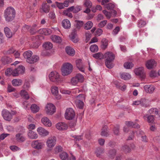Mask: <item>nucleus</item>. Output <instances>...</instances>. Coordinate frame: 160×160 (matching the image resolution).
Segmentation results:
<instances>
[{
  "instance_id": "f257e3e1",
  "label": "nucleus",
  "mask_w": 160,
  "mask_h": 160,
  "mask_svg": "<svg viewBox=\"0 0 160 160\" xmlns=\"http://www.w3.org/2000/svg\"><path fill=\"white\" fill-rule=\"evenodd\" d=\"M15 15V11L12 7H8L4 11V16L7 21L10 22L12 20Z\"/></svg>"
},
{
  "instance_id": "f03ea898",
  "label": "nucleus",
  "mask_w": 160,
  "mask_h": 160,
  "mask_svg": "<svg viewBox=\"0 0 160 160\" xmlns=\"http://www.w3.org/2000/svg\"><path fill=\"white\" fill-rule=\"evenodd\" d=\"M106 58L105 63L107 68H112L113 67V64L112 63L115 58L114 55L112 52H108L104 54Z\"/></svg>"
},
{
  "instance_id": "7ed1b4c3",
  "label": "nucleus",
  "mask_w": 160,
  "mask_h": 160,
  "mask_svg": "<svg viewBox=\"0 0 160 160\" xmlns=\"http://www.w3.org/2000/svg\"><path fill=\"white\" fill-rule=\"evenodd\" d=\"M72 65L69 63H65L62 65L61 71L63 76H66L70 74L72 71Z\"/></svg>"
},
{
  "instance_id": "20e7f679",
  "label": "nucleus",
  "mask_w": 160,
  "mask_h": 160,
  "mask_svg": "<svg viewBox=\"0 0 160 160\" xmlns=\"http://www.w3.org/2000/svg\"><path fill=\"white\" fill-rule=\"evenodd\" d=\"M48 77L49 79L51 82L56 83H60L62 81L60 78L59 74L56 71L51 72L49 74Z\"/></svg>"
},
{
  "instance_id": "39448f33",
  "label": "nucleus",
  "mask_w": 160,
  "mask_h": 160,
  "mask_svg": "<svg viewBox=\"0 0 160 160\" xmlns=\"http://www.w3.org/2000/svg\"><path fill=\"white\" fill-rule=\"evenodd\" d=\"M85 99V97L83 94H79L76 97L75 102L77 107L81 109L83 107L84 104L83 101Z\"/></svg>"
},
{
  "instance_id": "423d86ee",
  "label": "nucleus",
  "mask_w": 160,
  "mask_h": 160,
  "mask_svg": "<svg viewBox=\"0 0 160 160\" xmlns=\"http://www.w3.org/2000/svg\"><path fill=\"white\" fill-rule=\"evenodd\" d=\"M75 116V112L72 108H69L66 109L64 115L66 119L68 120H72L74 118Z\"/></svg>"
},
{
  "instance_id": "0eeeda50",
  "label": "nucleus",
  "mask_w": 160,
  "mask_h": 160,
  "mask_svg": "<svg viewBox=\"0 0 160 160\" xmlns=\"http://www.w3.org/2000/svg\"><path fill=\"white\" fill-rule=\"evenodd\" d=\"M31 146L32 148L35 149L40 150L43 148L44 146V144L41 140H37L32 141Z\"/></svg>"
},
{
  "instance_id": "6e6552de",
  "label": "nucleus",
  "mask_w": 160,
  "mask_h": 160,
  "mask_svg": "<svg viewBox=\"0 0 160 160\" xmlns=\"http://www.w3.org/2000/svg\"><path fill=\"white\" fill-rule=\"evenodd\" d=\"M83 80L84 77L83 76L80 74H78L76 76L71 79V83L72 85H76L79 82H82Z\"/></svg>"
},
{
  "instance_id": "1a4fd4ad",
  "label": "nucleus",
  "mask_w": 160,
  "mask_h": 160,
  "mask_svg": "<svg viewBox=\"0 0 160 160\" xmlns=\"http://www.w3.org/2000/svg\"><path fill=\"white\" fill-rule=\"evenodd\" d=\"M25 68L23 66H19L17 68L13 69L12 72L13 76H17L20 74H23L25 71Z\"/></svg>"
},
{
  "instance_id": "9d476101",
  "label": "nucleus",
  "mask_w": 160,
  "mask_h": 160,
  "mask_svg": "<svg viewBox=\"0 0 160 160\" xmlns=\"http://www.w3.org/2000/svg\"><path fill=\"white\" fill-rule=\"evenodd\" d=\"M45 110L48 114L52 115L55 112V106L52 103H48L45 107Z\"/></svg>"
},
{
  "instance_id": "9b49d317",
  "label": "nucleus",
  "mask_w": 160,
  "mask_h": 160,
  "mask_svg": "<svg viewBox=\"0 0 160 160\" xmlns=\"http://www.w3.org/2000/svg\"><path fill=\"white\" fill-rule=\"evenodd\" d=\"M56 138L54 136L49 137L46 142L47 146L49 148L54 147L56 144Z\"/></svg>"
},
{
  "instance_id": "f8f14e48",
  "label": "nucleus",
  "mask_w": 160,
  "mask_h": 160,
  "mask_svg": "<svg viewBox=\"0 0 160 160\" xmlns=\"http://www.w3.org/2000/svg\"><path fill=\"white\" fill-rule=\"evenodd\" d=\"M2 114L3 118L6 121H10L12 118V114L6 109H4L2 110Z\"/></svg>"
},
{
  "instance_id": "ddd939ff",
  "label": "nucleus",
  "mask_w": 160,
  "mask_h": 160,
  "mask_svg": "<svg viewBox=\"0 0 160 160\" xmlns=\"http://www.w3.org/2000/svg\"><path fill=\"white\" fill-rule=\"evenodd\" d=\"M134 72L137 75L139 76L142 79H144L145 77L144 68L142 67L136 68L135 69Z\"/></svg>"
},
{
  "instance_id": "4468645a",
  "label": "nucleus",
  "mask_w": 160,
  "mask_h": 160,
  "mask_svg": "<svg viewBox=\"0 0 160 160\" xmlns=\"http://www.w3.org/2000/svg\"><path fill=\"white\" fill-rule=\"evenodd\" d=\"M157 64V62L152 59L148 60L145 64L146 67L149 69L154 68L156 66Z\"/></svg>"
},
{
  "instance_id": "2eb2a0df",
  "label": "nucleus",
  "mask_w": 160,
  "mask_h": 160,
  "mask_svg": "<svg viewBox=\"0 0 160 160\" xmlns=\"http://www.w3.org/2000/svg\"><path fill=\"white\" fill-rule=\"evenodd\" d=\"M37 131L38 134L42 137L48 136L49 134V132L42 127H39L37 129Z\"/></svg>"
},
{
  "instance_id": "dca6fc26",
  "label": "nucleus",
  "mask_w": 160,
  "mask_h": 160,
  "mask_svg": "<svg viewBox=\"0 0 160 160\" xmlns=\"http://www.w3.org/2000/svg\"><path fill=\"white\" fill-rule=\"evenodd\" d=\"M95 153L98 157L102 158H104L105 157L106 154L104 153V149L102 148L97 149L95 152Z\"/></svg>"
},
{
  "instance_id": "f3484780",
  "label": "nucleus",
  "mask_w": 160,
  "mask_h": 160,
  "mask_svg": "<svg viewBox=\"0 0 160 160\" xmlns=\"http://www.w3.org/2000/svg\"><path fill=\"white\" fill-rule=\"evenodd\" d=\"M57 128L59 130H66L68 127V125L63 122H59L56 125Z\"/></svg>"
},
{
  "instance_id": "a211bd4d",
  "label": "nucleus",
  "mask_w": 160,
  "mask_h": 160,
  "mask_svg": "<svg viewBox=\"0 0 160 160\" xmlns=\"http://www.w3.org/2000/svg\"><path fill=\"white\" fill-rule=\"evenodd\" d=\"M76 63L77 68L82 72H84V66L83 65L81 59L76 60Z\"/></svg>"
},
{
  "instance_id": "6ab92c4d",
  "label": "nucleus",
  "mask_w": 160,
  "mask_h": 160,
  "mask_svg": "<svg viewBox=\"0 0 160 160\" xmlns=\"http://www.w3.org/2000/svg\"><path fill=\"white\" fill-rule=\"evenodd\" d=\"M42 122L45 126L47 127H51L52 125L51 121L49 119L46 117H44L42 118Z\"/></svg>"
},
{
  "instance_id": "aec40b11",
  "label": "nucleus",
  "mask_w": 160,
  "mask_h": 160,
  "mask_svg": "<svg viewBox=\"0 0 160 160\" xmlns=\"http://www.w3.org/2000/svg\"><path fill=\"white\" fill-rule=\"evenodd\" d=\"M38 32L41 34L48 35L52 33L51 30L48 28H42L39 29Z\"/></svg>"
},
{
  "instance_id": "412c9836",
  "label": "nucleus",
  "mask_w": 160,
  "mask_h": 160,
  "mask_svg": "<svg viewBox=\"0 0 160 160\" xmlns=\"http://www.w3.org/2000/svg\"><path fill=\"white\" fill-rule=\"evenodd\" d=\"M144 88L146 92L149 93H153L155 89L154 86L149 85H146L144 86Z\"/></svg>"
},
{
  "instance_id": "4be33fe9",
  "label": "nucleus",
  "mask_w": 160,
  "mask_h": 160,
  "mask_svg": "<svg viewBox=\"0 0 160 160\" xmlns=\"http://www.w3.org/2000/svg\"><path fill=\"white\" fill-rule=\"evenodd\" d=\"M28 136L29 138L33 139H36L38 137V134L31 130H29L28 132Z\"/></svg>"
},
{
  "instance_id": "5701e85b",
  "label": "nucleus",
  "mask_w": 160,
  "mask_h": 160,
  "mask_svg": "<svg viewBox=\"0 0 160 160\" xmlns=\"http://www.w3.org/2000/svg\"><path fill=\"white\" fill-rule=\"evenodd\" d=\"M125 124L128 127H131L136 128H140V126L138 124L132 121H126L125 122Z\"/></svg>"
},
{
  "instance_id": "b1692460",
  "label": "nucleus",
  "mask_w": 160,
  "mask_h": 160,
  "mask_svg": "<svg viewBox=\"0 0 160 160\" xmlns=\"http://www.w3.org/2000/svg\"><path fill=\"white\" fill-rule=\"evenodd\" d=\"M62 25L65 29H68L71 27V23L70 21L67 19H65L62 22Z\"/></svg>"
},
{
  "instance_id": "393cba45",
  "label": "nucleus",
  "mask_w": 160,
  "mask_h": 160,
  "mask_svg": "<svg viewBox=\"0 0 160 160\" xmlns=\"http://www.w3.org/2000/svg\"><path fill=\"white\" fill-rule=\"evenodd\" d=\"M67 53L69 56H73L75 54V51L74 49L70 47H67L65 48Z\"/></svg>"
},
{
  "instance_id": "a878e982",
  "label": "nucleus",
  "mask_w": 160,
  "mask_h": 160,
  "mask_svg": "<svg viewBox=\"0 0 160 160\" xmlns=\"http://www.w3.org/2000/svg\"><path fill=\"white\" fill-rule=\"evenodd\" d=\"M38 27L37 26L36 24H34L31 28L29 30L30 33L32 35H34L37 32H38Z\"/></svg>"
},
{
  "instance_id": "bb28decb",
  "label": "nucleus",
  "mask_w": 160,
  "mask_h": 160,
  "mask_svg": "<svg viewBox=\"0 0 160 160\" xmlns=\"http://www.w3.org/2000/svg\"><path fill=\"white\" fill-rule=\"evenodd\" d=\"M39 60V57L37 55H33L31 56V58L30 59L28 60V62L32 64L38 62Z\"/></svg>"
},
{
  "instance_id": "cd10ccee",
  "label": "nucleus",
  "mask_w": 160,
  "mask_h": 160,
  "mask_svg": "<svg viewBox=\"0 0 160 160\" xmlns=\"http://www.w3.org/2000/svg\"><path fill=\"white\" fill-rule=\"evenodd\" d=\"M32 52L30 50H28L25 52L23 54V56L24 58L26 59V61L28 62V60L30 59L31 56L32 55Z\"/></svg>"
},
{
  "instance_id": "c85d7f7f",
  "label": "nucleus",
  "mask_w": 160,
  "mask_h": 160,
  "mask_svg": "<svg viewBox=\"0 0 160 160\" xmlns=\"http://www.w3.org/2000/svg\"><path fill=\"white\" fill-rule=\"evenodd\" d=\"M143 118L145 120L147 118V121L149 123H152L154 121V116L153 115H144Z\"/></svg>"
},
{
  "instance_id": "c756f323",
  "label": "nucleus",
  "mask_w": 160,
  "mask_h": 160,
  "mask_svg": "<svg viewBox=\"0 0 160 160\" xmlns=\"http://www.w3.org/2000/svg\"><path fill=\"white\" fill-rule=\"evenodd\" d=\"M4 32L6 36L8 38H10L12 37V33L8 27H6L4 28Z\"/></svg>"
},
{
  "instance_id": "7c9ffc66",
  "label": "nucleus",
  "mask_w": 160,
  "mask_h": 160,
  "mask_svg": "<svg viewBox=\"0 0 160 160\" xmlns=\"http://www.w3.org/2000/svg\"><path fill=\"white\" fill-rule=\"evenodd\" d=\"M53 42L56 43H60L62 41V39L59 36L54 35L52 36L51 38Z\"/></svg>"
},
{
  "instance_id": "2f4dec72",
  "label": "nucleus",
  "mask_w": 160,
  "mask_h": 160,
  "mask_svg": "<svg viewBox=\"0 0 160 160\" xmlns=\"http://www.w3.org/2000/svg\"><path fill=\"white\" fill-rule=\"evenodd\" d=\"M120 77L121 78L124 80H128L130 79L131 76L130 74L126 72H123L120 73Z\"/></svg>"
},
{
  "instance_id": "473e14b6",
  "label": "nucleus",
  "mask_w": 160,
  "mask_h": 160,
  "mask_svg": "<svg viewBox=\"0 0 160 160\" xmlns=\"http://www.w3.org/2000/svg\"><path fill=\"white\" fill-rule=\"evenodd\" d=\"M2 61L4 65L8 64L12 61V59L7 57H4L2 59Z\"/></svg>"
},
{
  "instance_id": "72a5a7b5",
  "label": "nucleus",
  "mask_w": 160,
  "mask_h": 160,
  "mask_svg": "<svg viewBox=\"0 0 160 160\" xmlns=\"http://www.w3.org/2000/svg\"><path fill=\"white\" fill-rule=\"evenodd\" d=\"M16 138L18 142H23L25 140V138L22 134L18 133L16 135Z\"/></svg>"
},
{
  "instance_id": "f704fd0d",
  "label": "nucleus",
  "mask_w": 160,
  "mask_h": 160,
  "mask_svg": "<svg viewBox=\"0 0 160 160\" xmlns=\"http://www.w3.org/2000/svg\"><path fill=\"white\" fill-rule=\"evenodd\" d=\"M12 83L14 86L21 85L22 83V81L20 79H14L12 80Z\"/></svg>"
},
{
  "instance_id": "c9c22d12",
  "label": "nucleus",
  "mask_w": 160,
  "mask_h": 160,
  "mask_svg": "<svg viewBox=\"0 0 160 160\" xmlns=\"http://www.w3.org/2000/svg\"><path fill=\"white\" fill-rule=\"evenodd\" d=\"M148 112L151 114L157 115L158 114L159 111L158 109L156 108H152L148 110Z\"/></svg>"
},
{
  "instance_id": "e433bc0d",
  "label": "nucleus",
  "mask_w": 160,
  "mask_h": 160,
  "mask_svg": "<svg viewBox=\"0 0 160 160\" xmlns=\"http://www.w3.org/2000/svg\"><path fill=\"white\" fill-rule=\"evenodd\" d=\"M92 56L96 59H102L103 58L104 55L102 53L99 52L93 54Z\"/></svg>"
},
{
  "instance_id": "4c0bfd02",
  "label": "nucleus",
  "mask_w": 160,
  "mask_h": 160,
  "mask_svg": "<svg viewBox=\"0 0 160 160\" xmlns=\"http://www.w3.org/2000/svg\"><path fill=\"white\" fill-rule=\"evenodd\" d=\"M20 94L22 97L26 99H28L29 98L28 92L24 90H22L21 91Z\"/></svg>"
},
{
  "instance_id": "58836bf2",
  "label": "nucleus",
  "mask_w": 160,
  "mask_h": 160,
  "mask_svg": "<svg viewBox=\"0 0 160 160\" xmlns=\"http://www.w3.org/2000/svg\"><path fill=\"white\" fill-rule=\"evenodd\" d=\"M49 7L46 3H43L42 4V11L45 13H48L49 11Z\"/></svg>"
},
{
  "instance_id": "ea45409f",
  "label": "nucleus",
  "mask_w": 160,
  "mask_h": 160,
  "mask_svg": "<svg viewBox=\"0 0 160 160\" xmlns=\"http://www.w3.org/2000/svg\"><path fill=\"white\" fill-rule=\"evenodd\" d=\"M43 47L46 49L49 50L52 48L53 45L51 42H47L43 45Z\"/></svg>"
},
{
  "instance_id": "a19ab883",
  "label": "nucleus",
  "mask_w": 160,
  "mask_h": 160,
  "mask_svg": "<svg viewBox=\"0 0 160 160\" xmlns=\"http://www.w3.org/2000/svg\"><path fill=\"white\" fill-rule=\"evenodd\" d=\"M116 150L113 149L110 150L108 153V155L110 158H113L116 154Z\"/></svg>"
},
{
  "instance_id": "79ce46f5",
  "label": "nucleus",
  "mask_w": 160,
  "mask_h": 160,
  "mask_svg": "<svg viewBox=\"0 0 160 160\" xmlns=\"http://www.w3.org/2000/svg\"><path fill=\"white\" fill-rule=\"evenodd\" d=\"M140 105L144 107H147L149 106L148 101L145 99H141Z\"/></svg>"
},
{
  "instance_id": "37998d69",
  "label": "nucleus",
  "mask_w": 160,
  "mask_h": 160,
  "mask_svg": "<svg viewBox=\"0 0 160 160\" xmlns=\"http://www.w3.org/2000/svg\"><path fill=\"white\" fill-rule=\"evenodd\" d=\"M101 135L103 136H107L108 134L107 130V127L106 126L103 127L101 133Z\"/></svg>"
},
{
  "instance_id": "c03bdc74",
  "label": "nucleus",
  "mask_w": 160,
  "mask_h": 160,
  "mask_svg": "<svg viewBox=\"0 0 160 160\" xmlns=\"http://www.w3.org/2000/svg\"><path fill=\"white\" fill-rule=\"evenodd\" d=\"M31 109L32 112L36 113L39 110V108L35 104H32L31 106Z\"/></svg>"
},
{
  "instance_id": "a18cd8bd",
  "label": "nucleus",
  "mask_w": 160,
  "mask_h": 160,
  "mask_svg": "<svg viewBox=\"0 0 160 160\" xmlns=\"http://www.w3.org/2000/svg\"><path fill=\"white\" fill-rule=\"evenodd\" d=\"M60 157L62 160H68V155L67 153L64 152L60 154Z\"/></svg>"
},
{
  "instance_id": "49530a36",
  "label": "nucleus",
  "mask_w": 160,
  "mask_h": 160,
  "mask_svg": "<svg viewBox=\"0 0 160 160\" xmlns=\"http://www.w3.org/2000/svg\"><path fill=\"white\" fill-rule=\"evenodd\" d=\"M92 26V22L91 21H88L84 24V28L85 29L89 30L90 29Z\"/></svg>"
},
{
  "instance_id": "de8ad7c7",
  "label": "nucleus",
  "mask_w": 160,
  "mask_h": 160,
  "mask_svg": "<svg viewBox=\"0 0 160 160\" xmlns=\"http://www.w3.org/2000/svg\"><path fill=\"white\" fill-rule=\"evenodd\" d=\"M51 92L53 95H56L58 93V89L57 87L54 86L51 88Z\"/></svg>"
},
{
  "instance_id": "09e8293b",
  "label": "nucleus",
  "mask_w": 160,
  "mask_h": 160,
  "mask_svg": "<svg viewBox=\"0 0 160 160\" xmlns=\"http://www.w3.org/2000/svg\"><path fill=\"white\" fill-rule=\"evenodd\" d=\"M108 45V41L105 39L103 38L102 40V48L103 49H105Z\"/></svg>"
},
{
  "instance_id": "8fccbe9b",
  "label": "nucleus",
  "mask_w": 160,
  "mask_h": 160,
  "mask_svg": "<svg viewBox=\"0 0 160 160\" xmlns=\"http://www.w3.org/2000/svg\"><path fill=\"white\" fill-rule=\"evenodd\" d=\"M133 66V64L132 62H125L124 64V68L127 69H131Z\"/></svg>"
},
{
  "instance_id": "3c124183",
  "label": "nucleus",
  "mask_w": 160,
  "mask_h": 160,
  "mask_svg": "<svg viewBox=\"0 0 160 160\" xmlns=\"http://www.w3.org/2000/svg\"><path fill=\"white\" fill-rule=\"evenodd\" d=\"M90 51L92 52H97L98 50V46L95 44L91 45L90 48Z\"/></svg>"
},
{
  "instance_id": "603ef678",
  "label": "nucleus",
  "mask_w": 160,
  "mask_h": 160,
  "mask_svg": "<svg viewBox=\"0 0 160 160\" xmlns=\"http://www.w3.org/2000/svg\"><path fill=\"white\" fill-rule=\"evenodd\" d=\"M115 7V4L112 3H110L105 5V7L108 9L110 10L113 9Z\"/></svg>"
},
{
  "instance_id": "864d4df0",
  "label": "nucleus",
  "mask_w": 160,
  "mask_h": 160,
  "mask_svg": "<svg viewBox=\"0 0 160 160\" xmlns=\"http://www.w3.org/2000/svg\"><path fill=\"white\" fill-rule=\"evenodd\" d=\"M146 24V22L142 20H140L138 21V25L139 27L142 28Z\"/></svg>"
},
{
  "instance_id": "5fc2aeb1",
  "label": "nucleus",
  "mask_w": 160,
  "mask_h": 160,
  "mask_svg": "<svg viewBox=\"0 0 160 160\" xmlns=\"http://www.w3.org/2000/svg\"><path fill=\"white\" fill-rule=\"evenodd\" d=\"M83 22L82 21H78L76 25V28L77 29L79 30L83 26Z\"/></svg>"
},
{
  "instance_id": "6e6d98bb",
  "label": "nucleus",
  "mask_w": 160,
  "mask_h": 160,
  "mask_svg": "<svg viewBox=\"0 0 160 160\" xmlns=\"http://www.w3.org/2000/svg\"><path fill=\"white\" fill-rule=\"evenodd\" d=\"M10 149L13 152H16L20 150V148L15 145H12L10 147Z\"/></svg>"
},
{
  "instance_id": "4d7b16f0",
  "label": "nucleus",
  "mask_w": 160,
  "mask_h": 160,
  "mask_svg": "<svg viewBox=\"0 0 160 160\" xmlns=\"http://www.w3.org/2000/svg\"><path fill=\"white\" fill-rule=\"evenodd\" d=\"M68 9L64 10L63 12V14L70 18H72V15Z\"/></svg>"
},
{
  "instance_id": "13d9d810",
  "label": "nucleus",
  "mask_w": 160,
  "mask_h": 160,
  "mask_svg": "<svg viewBox=\"0 0 160 160\" xmlns=\"http://www.w3.org/2000/svg\"><path fill=\"white\" fill-rule=\"evenodd\" d=\"M102 12L108 19H109L111 18L112 14L110 12H108L105 10H103Z\"/></svg>"
},
{
  "instance_id": "bf43d9fd",
  "label": "nucleus",
  "mask_w": 160,
  "mask_h": 160,
  "mask_svg": "<svg viewBox=\"0 0 160 160\" xmlns=\"http://www.w3.org/2000/svg\"><path fill=\"white\" fill-rule=\"evenodd\" d=\"M84 5L88 8H90L92 6V3L90 1L86 0L85 1Z\"/></svg>"
},
{
  "instance_id": "052dcab7",
  "label": "nucleus",
  "mask_w": 160,
  "mask_h": 160,
  "mask_svg": "<svg viewBox=\"0 0 160 160\" xmlns=\"http://www.w3.org/2000/svg\"><path fill=\"white\" fill-rule=\"evenodd\" d=\"M122 150L125 152H128L130 151L131 149L129 147L126 145H124L122 147Z\"/></svg>"
},
{
  "instance_id": "680f3d73",
  "label": "nucleus",
  "mask_w": 160,
  "mask_h": 160,
  "mask_svg": "<svg viewBox=\"0 0 160 160\" xmlns=\"http://www.w3.org/2000/svg\"><path fill=\"white\" fill-rule=\"evenodd\" d=\"M71 39L74 43H76L78 41V38L76 37V35H71Z\"/></svg>"
},
{
  "instance_id": "e2e57ef3",
  "label": "nucleus",
  "mask_w": 160,
  "mask_h": 160,
  "mask_svg": "<svg viewBox=\"0 0 160 160\" xmlns=\"http://www.w3.org/2000/svg\"><path fill=\"white\" fill-rule=\"evenodd\" d=\"M13 70L10 68L7 69L5 72V74L7 76L12 75V72Z\"/></svg>"
},
{
  "instance_id": "0e129e2a",
  "label": "nucleus",
  "mask_w": 160,
  "mask_h": 160,
  "mask_svg": "<svg viewBox=\"0 0 160 160\" xmlns=\"http://www.w3.org/2000/svg\"><path fill=\"white\" fill-rule=\"evenodd\" d=\"M107 22V20H104L100 22L98 25V26L100 28H102L105 25Z\"/></svg>"
},
{
  "instance_id": "69168bd1",
  "label": "nucleus",
  "mask_w": 160,
  "mask_h": 160,
  "mask_svg": "<svg viewBox=\"0 0 160 160\" xmlns=\"http://www.w3.org/2000/svg\"><path fill=\"white\" fill-rule=\"evenodd\" d=\"M81 10V7L79 6H77L74 7L73 13H77L79 12Z\"/></svg>"
},
{
  "instance_id": "338daca9",
  "label": "nucleus",
  "mask_w": 160,
  "mask_h": 160,
  "mask_svg": "<svg viewBox=\"0 0 160 160\" xmlns=\"http://www.w3.org/2000/svg\"><path fill=\"white\" fill-rule=\"evenodd\" d=\"M102 30L100 28H98L96 32L95 35L97 36H100L102 34Z\"/></svg>"
},
{
  "instance_id": "774afa93",
  "label": "nucleus",
  "mask_w": 160,
  "mask_h": 160,
  "mask_svg": "<svg viewBox=\"0 0 160 160\" xmlns=\"http://www.w3.org/2000/svg\"><path fill=\"white\" fill-rule=\"evenodd\" d=\"M157 75V72L154 71H151L149 73V76L152 78L155 77Z\"/></svg>"
}]
</instances>
